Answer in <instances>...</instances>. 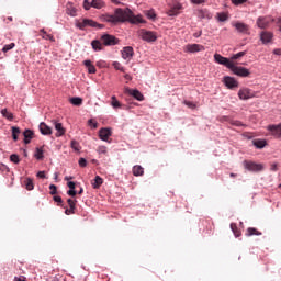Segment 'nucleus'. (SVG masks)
<instances>
[{"label": "nucleus", "mask_w": 281, "mask_h": 281, "mask_svg": "<svg viewBox=\"0 0 281 281\" xmlns=\"http://www.w3.org/2000/svg\"><path fill=\"white\" fill-rule=\"evenodd\" d=\"M252 145H255V148H265V146H267V140L265 139H254L252 140Z\"/></svg>", "instance_id": "obj_30"}, {"label": "nucleus", "mask_w": 281, "mask_h": 281, "mask_svg": "<svg viewBox=\"0 0 281 281\" xmlns=\"http://www.w3.org/2000/svg\"><path fill=\"white\" fill-rule=\"evenodd\" d=\"M67 186H68V188H69L70 190H76V182L69 181V182L67 183Z\"/></svg>", "instance_id": "obj_58"}, {"label": "nucleus", "mask_w": 281, "mask_h": 281, "mask_svg": "<svg viewBox=\"0 0 281 281\" xmlns=\"http://www.w3.org/2000/svg\"><path fill=\"white\" fill-rule=\"evenodd\" d=\"M246 236H262V233L260 231H258L257 228L254 227H249L246 231Z\"/></svg>", "instance_id": "obj_26"}, {"label": "nucleus", "mask_w": 281, "mask_h": 281, "mask_svg": "<svg viewBox=\"0 0 281 281\" xmlns=\"http://www.w3.org/2000/svg\"><path fill=\"white\" fill-rule=\"evenodd\" d=\"M201 34H203V32L199 31V32L194 33L193 36H194V38H199V37H201Z\"/></svg>", "instance_id": "obj_61"}, {"label": "nucleus", "mask_w": 281, "mask_h": 281, "mask_svg": "<svg viewBox=\"0 0 281 281\" xmlns=\"http://www.w3.org/2000/svg\"><path fill=\"white\" fill-rule=\"evenodd\" d=\"M268 131H270L273 137L280 138L281 137V123L278 125H269Z\"/></svg>", "instance_id": "obj_16"}, {"label": "nucleus", "mask_w": 281, "mask_h": 281, "mask_svg": "<svg viewBox=\"0 0 281 281\" xmlns=\"http://www.w3.org/2000/svg\"><path fill=\"white\" fill-rule=\"evenodd\" d=\"M101 43L109 47L111 45H117V43H120V40H117L113 35L104 34L101 36Z\"/></svg>", "instance_id": "obj_9"}, {"label": "nucleus", "mask_w": 281, "mask_h": 281, "mask_svg": "<svg viewBox=\"0 0 281 281\" xmlns=\"http://www.w3.org/2000/svg\"><path fill=\"white\" fill-rule=\"evenodd\" d=\"M79 166H80V168H87V159L80 158L79 159Z\"/></svg>", "instance_id": "obj_52"}, {"label": "nucleus", "mask_w": 281, "mask_h": 281, "mask_svg": "<svg viewBox=\"0 0 281 281\" xmlns=\"http://www.w3.org/2000/svg\"><path fill=\"white\" fill-rule=\"evenodd\" d=\"M231 229L236 238L240 236V231L238 229V226L236 225V223H231Z\"/></svg>", "instance_id": "obj_38"}, {"label": "nucleus", "mask_w": 281, "mask_h": 281, "mask_svg": "<svg viewBox=\"0 0 281 281\" xmlns=\"http://www.w3.org/2000/svg\"><path fill=\"white\" fill-rule=\"evenodd\" d=\"M43 148H36V151H35V159H43Z\"/></svg>", "instance_id": "obj_42"}, {"label": "nucleus", "mask_w": 281, "mask_h": 281, "mask_svg": "<svg viewBox=\"0 0 281 281\" xmlns=\"http://www.w3.org/2000/svg\"><path fill=\"white\" fill-rule=\"evenodd\" d=\"M70 104H74V106H80L82 105V98L74 97L70 99Z\"/></svg>", "instance_id": "obj_37"}, {"label": "nucleus", "mask_w": 281, "mask_h": 281, "mask_svg": "<svg viewBox=\"0 0 281 281\" xmlns=\"http://www.w3.org/2000/svg\"><path fill=\"white\" fill-rule=\"evenodd\" d=\"M277 25L279 27V31L281 32V18L277 19Z\"/></svg>", "instance_id": "obj_63"}, {"label": "nucleus", "mask_w": 281, "mask_h": 281, "mask_svg": "<svg viewBox=\"0 0 281 281\" xmlns=\"http://www.w3.org/2000/svg\"><path fill=\"white\" fill-rule=\"evenodd\" d=\"M233 26H235L237 32H239L240 34H247V32H249V26L243 22H236L235 24H233Z\"/></svg>", "instance_id": "obj_18"}, {"label": "nucleus", "mask_w": 281, "mask_h": 281, "mask_svg": "<svg viewBox=\"0 0 281 281\" xmlns=\"http://www.w3.org/2000/svg\"><path fill=\"white\" fill-rule=\"evenodd\" d=\"M52 122L55 126V130L57 131L56 137H63V135H65V133H66V130L63 126V123H58L56 120H53Z\"/></svg>", "instance_id": "obj_17"}, {"label": "nucleus", "mask_w": 281, "mask_h": 281, "mask_svg": "<svg viewBox=\"0 0 281 281\" xmlns=\"http://www.w3.org/2000/svg\"><path fill=\"white\" fill-rule=\"evenodd\" d=\"M92 45V49H94V52H102V41H98V40H93L91 42Z\"/></svg>", "instance_id": "obj_29"}, {"label": "nucleus", "mask_w": 281, "mask_h": 281, "mask_svg": "<svg viewBox=\"0 0 281 281\" xmlns=\"http://www.w3.org/2000/svg\"><path fill=\"white\" fill-rule=\"evenodd\" d=\"M40 32L41 34H43L42 38H44L45 41H52L53 43L56 41L53 35L47 34V32H45V29H42Z\"/></svg>", "instance_id": "obj_34"}, {"label": "nucleus", "mask_w": 281, "mask_h": 281, "mask_svg": "<svg viewBox=\"0 0 281 281\" xmlns=\"http://www.w3.org/2000/svg\"><path fill=\"white\" fill-rule=\"evenodd\" d=\"M10 161H12L13 164H20L21 159L19 158V155L12 154L10 156Z\"/></svg>", "instance_id": "obj_43"}, {"label": "nucleus", "mask_w": 281, "mask_h": 281, "mask_svg": "<svg viewBox=\"0 0 281 281\" xmlns=\"http://www.w3.org/2000/svg\"><path fill=\"white\" fill-rule=\"evenodd\" d=\"M76 27L79 30H85L86 27H97L98 30H102L104 24H100L91 19H82L81 21L76 22Z\"/></svg>", "instance_id": "obj_3"}, {"label": "nucleus", "mask_w": 281, "mask_h": 281, "mask_svg": "<svg viewBox=\"0 0 281 281\" xmlns=\"http://www.w3.org/2000/svg\"><path fill=\"white\" fill-rule=\"evenodd\" d=\"M124 93L132 95L133 98H135V100H138V102H144V94H142V92H139V90H137V89L133 90V89L126 87V88H124Z\"/></svg>", "instance_id": "obj_10"}, {"label": "nucleus", "mask_w": 281, "mask_h": 281, "mask_svg": "<svg viewBox=\"0 0 281 281\" xmlns=\"http://www.w3.org/2000/svg\"><path fill=\"white\" fill-rule=\"evenodd\" d=\"M245 56V52H239L232 56V60H238V58H243Z\"/></svg>", "instance_id": "obj_46"}, {"label": "nucleus", "mask_w": 281, "mask_h": 281, "mask_svg": "<svg viewBox=\"0 0 281 281\" xmlns=\"http://www.w3.org/2000/svg\"><path fill=\"white\" fill-rule=\"evenodd\" d=\"M146 16L149 18L151 21H155L157 19V14L153 10L146 11Z\"/></svg>", "instance_id": "obj_44"}, {"label": "nucleus", "mask_w": 281, "mask_h": 281, "mask_svg": "<svg viewBox=\"0 0 281 281\" xmlns=\"http://www.w3.org/2000/svg\"><path fill=\"white\" fill-rule=\"evenodd\" d=\"M232 124L234 126H243V123L240 121H234Z\"/></svg>", "instance_id": "obj_62"}, {"label": "nucleus", "mask_w": 281, "mask_h": 281, "mask_svg": "<svg viewBox=\"0 0 281 281\" xmlns=\"http://www.w3.org/2000/svg\"><path fill=\"white\" fill-rule=\"evenodd\" d=\"M124 78H125V80H133V77H131V75H128V74L124 75Z\"/></svg>", "instance_id": "obj_64"}, {"label": "nucleus", "mask_w": 281, "mask_h": 281, "mask_svg": "<svg viewBox=\"0 0 281 281\" xmlns=\"http://www.w3.org/2000/svg\"><path fill=\"white\" fill-rule=\"evenodd\" d=\"M234 5H243V3H247V0H232Z\"/></svg>", "instance_id": "obj_51"}, {"label": "nucleus", "mask_w": 281, "mask_h": 281, "mask_svg": "<svg viewBox=\"0 0 281 281\" xmlns=\"http://www.w3.org/2000/svg\"><path fill=\"white\" fill-rule=\"evenodd\" d=\"M260 41L263 43V45H267L273 41V34L269 31H262L260 33Z\"/></svg>", "instance_id": "obj_12"}, {"label": "nucleus", "mask_w": 281, "mask_h": 281, "mask_svg": "<svg viewBox=\"0 0 281 281\" xmlns=\"http://www.w3.org/2000/svg\"><path fill=\"white\" fill-rule=\"evenodd\" d=\"M138 36L142 38V41H145L146 43H155L159 36L157 35V32L148 31L146 29H140L138 31Z\"/></svg>", "instance_id": "obj_2"}, {"label": "nucleus", "mask_w": 281, "mask_h": 281, "mask_svg": "<svg viewBox=\"0 0 281 281\" xmlns=\"http://www.w3.org/2000/svg\"><path fill=\"white\" fill-rule=\"evenodd\" d=\"M53 199H54L55 203H58V205H60V203H63V198H60L59 195H55Z\"/></svg>", "instance_id": "obj_56"}, {"label": "nucleus", "mask_w": 281, "mask_h": 281, "mask_svg": "<svg viewBox=\"0 0 281 281\" xmlns=\"http://www.w3.org/2000/svg\"><path fill=\"white\" fill-rule=\"evenodd\" d=\"M76 194H78V192L76 191V189H70L67 191V195L68 196H76Z\"/></svg>", "instance_id": "obj_55"}, {"label": "nucleus", "mask_w": 281, "mask_h": 281, "mask_svg": "<svg viewBox=\"0 0 281 281\" xmlns=\"http://www.w3.org/2000/svg\"><path fill=\"white\" fill-rule=\"evenodd\" d=\"M215 63H218V65H224V67H227V69H232L234 63L229 60L227 57H223L221 54L214 55Z\"/></svg>", "instance_id": "obj_8"}, {"label": "nucleus", "mask_w": 281, "mask_h": 281, "mask_svg": "<svg viewBox=\"0 0 281 281\" xmlns=\"http://www.w3.org/2000/svg\"><path fill=\"white\" fill-rule=\"evenodd\" d=\"M65 214L67 216H70V214H76V209H71V207L66 209Z\"/></svg>", "instance_id": "obj_54"}, {"label": "nucleus", "mask_w": 281, "mask_h": 281, "mask_svg": "<svg viewBox=\"0 0 281 281\" xmlns=\"http://www.w3.org/2000/svg\"><path fill=\"white\" fill-rule=\"evenodd\" d=\"M38 179H45V171H40L37 173Z\"/></svg>", "instance_id": "obj_59"}, {"label": "nucleus", "mask_w": 281, "mask_h": 281, "mask_svg": "<svg viewBox=\"0 0 281 281\" xmlns=\"http://www.w3.org/2000/svg\"><path fill=\"white\" fill-rule=\"evenodd\" d=\"M112 65L114 69H116L117 71H122L124 74V67H122V64H120V61H114Z\"/></svg>", "instance_id": "obj_41"}, {"label": "nucleus", "mask_w": 281, "mask_h": 281, "mask_svg": "<svg viewBox=\"0 0 281 281\" xmlns=\"http://www.w3.org/2000/svg\"><path fill=\"white\" fill-rule=\"evenodd\" d=\"M88 124L91 126V128H98V122H95L93 119H90Z\"/></svg>", "instance_id": "obj_48"}, {"label": "nucleus", "mask_w": 281, "mask_h": 281, "mask_svg": "<svg viewBox=\"0 0 281 281\" xmlns=\"http://www.w3.org/2000/svg\"><path fill=\"white\" fill-rule=\"evenodd\" d=\"M23 186L29 191L34 190V180H32L31 178H25L24 181H23Z\"/></svg>", "instance_id": "obj_28"}, {"label": "nucleus", "mask_w": 281, "mask_h": 281, "mask_svg": "<svg viewBox=\"0 0 281 281\" xmlns=\"http://www.w3.org/2000/svg\"><path fill=\"white\" fill-rule=\"evenodd\" d=\"M102 21L105 23H112L113 25H117V23H132L136 25L137 23H144L142 15L133 14L131 9H116L114 14H103L101 16Z\"/></svg>", "instance_id": "obj_1"}, {"label": "nucleus", "mask_w": 281, "mask_h": 281, "mask_svg": "<svg viewBox=\"0 0 281 281\" xmlns=\"http://www.w3.org/2000/svg\"><path fill=\"white\" fill-rule=\"evenodd\" d=\"M24 135V144H30L32 139H34V132L32 130H25L23 132Z\"/></svg>", "instance_id": "obj_21"}, {"label": "nucleus", "mask_w": 281, "mask_h": 281, "mask_svg": "<svg viewBox=\"0 0 281 281\" xmlns=\"http://www.w3.org/2000/svg\"><path fill=\"white\" fill-rule=\"evenodd\" d=\"M191 3H193L194 5H201L205 3V0H191Z\"/></svg>", "instance_id": "obj_57"}, {"label": "nucleus", "mask_w": 281, "mask_h": 281, "mask_svg": "<svg viewBox=\"0 0 281 281\" xmlns=\"http://www.w3.org/2000/svg\"><path fill=\"white\" fill-rule=\"evenodd\" d=\"M11 131H12L13 140L18 142L19 140V135H21V128L18 127V126H13V127H11Z\"/></svg>", "instance_id": "obj_31"}, {"label": "nucleus", "mask_w": 281, "mask_h": 281, "mask_svg": "<svg viewBox=\"0 0 281 281\" xmlns=\"http://www.w3.org/2000/svg\"><path fill=\"white\" fill-rule=\"evenodd\" d=\"M1 115H3L7 120H10V122L14 120V114H12V112H9L8 109H2Z\"/></svg>", "instance_id": "obj_33"}, {"label": "nucleus", "mask_w": 281, "mask_h": 281, "mask_svg": "<svg viewBox=\"0 0 281 281\" xmlns=\"http://www.w3.org/2000/svg\"><path fill=\"white\" fill-rule=\"evenodd\" d=\"M224 85L227 89H238V81L234 77H224Z\"/></svg>", "instance_id": "obj_13"}, {"label": "nucleus", "mask_w": 281, "mask_h": 281, "mask_svg": "<svg viewBox=\"0 0 281 281\" xmlns=\"http://www.w3.org/2000/svg\"><path fill=\"white\" fill-rule=\"evenodd\" d=\"M186 106H188L189 109H196V104H194L193 102L190 101H184Z\"/></svg>", "instance_id": "obj_53"}, {"label": "nucleus", "mask_w": 281, "mask_h": 281, "mask_svg": "<svg viewBox=\"0 0 281 281\" xmlns=\"http://www.w3.org/2000/svg\"><path fill=\"white\" fill-rule=\"evenodd\" d=\"M231 71L235 74V76H239L240 78H249L251 76V72L249 69L243 67V66H236L233 64V67H231Z\"/></svg>", "instance_id": "obj_5"}, {"label": "nucleus", "mask_w": 281, "mask_h": 281, "mask_svg": "<svg viewBox=\"0 0 281 281\" xmlns=\"http://www.w3.org/2000/svg\"><path fill=\"white\" fill-rule=\"evenodd\" d=\"M111 100V106H113V109H122V103L119 102L115 95H113Z\"/></svg>", "instance_id": "obj_36"}, {"label": "nucleus", "mask_w": 281, "mask_h": 281, "mask_svg": "<svg viewBox=\"0 0 281 281\" xmlns=\"http://www.w3.org/2000/svg\"><path fill=\"white\" fill-rule=\"evenodd\" d=\"M133 175L134 177H143L144 175V167L139 165H135L133 167Z\"/></svg>", "instance_id": "obj_25"}, {"label": "nucleus", "mask_w": 281, "mask_h": 281, "mask_svg": "<svg viewBox=\"0 0 281 281\" xmlns=\"http://www.w3.org/2000/svg\"><path fill=\"white\" fill-rule=\"evenodd\" d=\"M276 21V19L271 18V16H259L257 19V26L260 30H267V27H269V25H271V23H273Z\"/></svg>", "instance_id": "obj_7"}, {"label": "nucleus", "mask_w": 281, "mask_h": 281, "mask_svg": "<svg viewBox=\"0 0 281 281\" xmlns=\"http://www.w3.org/2000/svg\"><path fill=\"white\" fill-rule=\"evenodd\" d=\"M67 203H68L69 207H71V209H75V210H76V203H77V201H76V200L68 199V200H67Z\"/></svg>", "instance_id": "obj_49"}, {"label": "nucleus", "mask_w": 281, "mask_h": 281, "mask_svg": "<svg viewBox=\"0 0 281 281\" xmlns=\"http://www.w3.org/2000/svg\"><path fill=\"white\" fill-rule=\"evenodd\" d=\"M103 180L100 176H95L94 178V182H92V187L98 190V188H100V186H102Z\"/></svg>", "instance_id": "obj_35"}, {"label": "nucleus", "mask_w": 281, "mask_h": 281, "mask_svg": "<svg viewBox=\"0 0 281 281\" xmlns=\"http://www.w3.org/2000/svg\"><path fill=\"white\" fill-rule=\"evenodd\" d=\"M49 190H50L49 194H52V195H54L58 192V189L56 188V184H50Z\"/></svg>", "instance_id": "obj_50"}, {"label": "nucleus", "mask_w": 281, "mask_h": 281, "mask_svg": "<svg viewBox=\"0 0 281 281\" xmlns=\"http://www.w3.org/2000/svg\"><path fill=\"white\" fill-rule=\"evenodd\" d=\"M14 47H16V44L14 43L7 44L3 46L2 52L3 54H8V52H10V49H14Z\"/></svg>", "instance_id": "obj_39"}, {"label": "nucleus", "mask_w": 281, "mask_h": 281, "mask_svg": "<svg viewBox=\"0 0 281 281\" xmlns=\"http://www.w3.org/2000/svg\"><path fill=\"white\" fill-rule=\"evenodd\" d=\"M256 94L248 88H243L238 91L239 100H251Z\"/></svg>", "instance_id": "obj_11"}, {"label": "nucleus", "mask_w": 281, "mask_h": 281, "mask_svg": "<svg viewBox=\"0 0 281 281\" xmlns=\"http://www.w3.org/2000/svg\"><path fill=\"white\" fill-rule=\"evenodd\" d=\"M97 151L99 155H106V146H99Z\"/></svg>", "instance_id": "obj_47"}, {"label": "nucleus", "mask_w": 281, "mask_h": 281, "mask_svg": "<svg viewBox=\"0 0 281 281\" xmlns=\"http://www.w3.org/2000/svg\"><path fill=\"white\" fill-rule=\"evenodd\" d=\"M135 52L133 50V47L126 46L122 49V58L124 60H131L134 56Z\"/></svg>", "instance_id": "obj_14"}, {"label": "nucleus", "mask_w": 281, "mask_h": 281, "mask_svg": "<svg viewBox=\"0 0 281 281\" xmlns=\"http://www.w3.org/2000/svg\"><path fill=\"white\" fill-rule=\"evenodd\" d=\"M179 10H181V4L177 3L170 8V10L167 12V14H168V16H177L179 14Z\"/></svg>", "instance_id": "obj_23"}, {"label": "nucleus", "mask_w": 281, "mask_h": 281, "mask_svg": "<svg viewBox=\"0 0 281 281\" xmlns=\"http://www.w3.org/2000/svg\"><path fill=\"white\" fill-rule=\"evenodd\" d=\"M83 8L85 10H91L93 5H91V0H83Z\"/></svg>", "instance_id": "obj_45"}, {"label": "nucleus", "mask_w": 281, "mask_h": 281, "mask_svg": "<svg viewBox=\"0 0 281 281\" xmlns=\"http://www.w3.org/2000/svg\"><path fill=\"white\" fill-rule=\"evenodd\" d=\"M40 132L42 135H52V127L45 124V122L40 123Z\"/></svg>", "instance_id": "obj_19"}, {"label": "nucleus", "mask_w": 281, "mask_h": 281, "mask_svg": "<svg viewBox=\"0 0 281 281\" xmlns=\"http://www.w3.org/2000/svg\"><path fill=\"white\" fill-rule=\"evenodd\" d=\"M244 168L249 172H262L265 170L262 164H257L251 160H244Z\"/></svg>", "instance_id": "obj_4"}, {"label": "nucleus", "mask_w": 281, "mask_h": 281, "mask_svg": "<svg viewBox=\"0 0 281 281\" xmlns=\"http://www.w3.org/2000/svg\"><path fill=\"white\" fill-rule=\"evenodd\" d=\"M66 12L69 16H76L78 10L74 7L71 2H68L66 5Z\"/></svg>", "instance_id": "obj_24"}, {"label": "nucleus", "mask_w": 281, "mask_h": 281, "mask_svg": "<svg viewBox=\"0 0 281 281\" xmlns=\"http://www.w3.org/2000/svg\"><path fill=\"white\" fill-rule=\"evenodd\" d=\"M111 128L103 127L99 131V137L102 139V142H109V137H111Z\"/></svg>", "instance_id": "obj_15"}, {"label": "nucleus", "mask_w": 281, "mask_h": 281, "mask_svg": "<svg viewBox=\"0 0 281 281\" xmlns=\"http://www.w3.org/2000/svg\"><path fill=\"white\" fill-rule=\"evenodd\" d=\"M273 54H274L276 56H281V48L274 49V50H273Z\"/></svg>", "instance_id": "obj_60"}, {"label": "nucleus", "mask_w": 281, "mask_h": 281, "mask_svg": "<svg viewBox=\"0 0 281 281\" xmlns=\"http://www.w3.org/2000/svg\"><path fill=\"white\" fill-rule=\"evenodd\" d=\"M183 52L186 54H196L199 52H205V46L201 44H187L183 46Z\"/></svg>", "instance_id": "obj_6"}, {"label": "nucleus", "mask_w": 281, "mask_h": 281, "mask_svg": "<svg viewBox=\"0 0 281 281\" xmlns=\"http://www.w3.org/2000/svg\"><path fill=\"white\" fill-rule=\"evenodd\" d=\"M70 146L76 153H80V143H78V140H71Z\"/></svg>", "instance_id": "obj_40"}, {"label": "nucleus", "mask_w": 281, "mask_h": 281, "mask_svg": "<svg viewBox=\"0 0 281 281\" xmlns=\"http://www.w3.org/2000/svg\"><path fill=\"white\" fill-rule=\"evenodd\" d=\"M83 65L88 70V74H95L98 71V69H95V66L93 65V63H91V60L86 59L83 60Z\"/></svg>", "instance_id": "obj_20"}, {"label": "nucleus", "mask_w": 281, "mask_h": 281, "mask_svg": "<svg viewBox=\"0 0 281 281\" xmlns=\"http://www.w3.org/2000/svg\"><path fill=\"white\" fill-rule=\"evenodd\" d=\"M216 19L220 21V23H225V21H229V14L225 12H218L216 13Z\"/></svg>", "instance_id": "obj_27"}, {"label": "nucleus", "mask_w": 281, "mask_h": 281, "mask_svg": "<svg viewBox=\"0 0 281 281\" xmlns=\"http://www.w3.org/2000/svg\"><path fill=\"white\" fill-rule=\"evenodd\" d=\"M91 5L97 10H102V8H104V2L102 0H91Z\"/></svg>", "instance_id": "obj_32"}, {"label": "nucleus", "mask_w": 281, "mask_h": 281, "mask_svg": "<svg viewBox=\"0 0 281 281\" xmlns=\"http://www.w3.org/2000/svg\"><path fill=\"white\" fill-rule=\"evenodd\" d=\"M198 18L206 19L207 21H210V19H212V14L210 13V11L207 9H202V10L198 11Z\"/></svg>", "instance_id": "obj_22"}]
</instances>
